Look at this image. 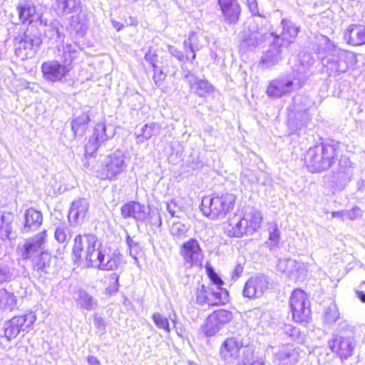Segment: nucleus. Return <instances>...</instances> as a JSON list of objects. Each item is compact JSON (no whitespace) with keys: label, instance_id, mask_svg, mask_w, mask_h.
Segmentation results:
<instances>
[{"label":"nucleus","instance_id":"49530a36","mask_svg":"<svg viewBox=\"0 0 365 365\" xmlns=\"http://www.w3.org/2000/svg\"><path fill=\"white\" fill-rule=\"evenodd\" d=\"M71 237V230L65 224H59L55 230V239L59 243L68 242Z\"/></svg>","mask_w":365,"mask_h":365},{"label":"nucleus","instance_id":"393cba45","mask_svg":"<svg viewBox=\"0 0 365 365\" xmlns=\"http://www.w3.org/2000/svg\"><path fill=\"white\" fill-rule=\"evenodd\" d=\"M282 31L279 34L273 33L274 37H279L282 39V42L286 45V47L292 43L294 38L297 36L299 31V26H297L294 23L289 19H283L281 21Z\"/></svg>","mask_w":365,"mask_h":365},{"label":"nucleus","instance_id":"603ef678","mask_svg":"<svg viewBox=\"0 0 365 365\" xmlns=\"http://www.w3.org/2000/svg\"><path fill=\"white\" fill-rule=\"evenodd\" d=\"M45 35L49 38H56L63 41L65 34L59 31L58 23L52 22L49 27L45 31Z\"/></svg>","mask_w":365,"mask_h":365},{"label":"nucleus","instance_id":"f3484780","mask_svg":"<svg viewBox=\"0 0 365 365\" xmlns=\"http://www.w3.org/2000/svg\"><path fill=\"white\" fill-rule=\"evenodd\" d=\"M356 346L354 339L351 336L335 334L329 341V346L334 353L337 354L341 359L350 357Z\"/></svg>","mask_w":365,"mask_h":365},{"label":"nucleus","instance_id":"9d476101","mask_svg":"<svg viewBox=\"0 0 365 365\" xmlns=\"http://www.w3.org/2000/svg\"><path fill=\"white\" fill-rule=\"evenodd\" d=\"M47 232L46 230L36 234L32 237L26 240L22 246L19 245V252L24 260H31L39 256L41 252H46L45 245L46 242Z\"/></svg>","mask_w":365,"mask_h":365},{"label":"nucleus","instance_id":"4d7b16f0","mask_svg":"<svg viewBox=\"0 0 365 365\" xmlns=\"http://www.w3.org/2000/svg\"><path fill=\"white\" fill-rule=\"evenodd\" d=\"M13 277V272L10 267L0 264V284L9 281Z\"/></svg>","mask_w":365,"mask_h":365},{"label":"nucleus","instance_id":"1a4fd4ad","mask_svg":"<svg viewBox=\"0 0 365 365\" xmlns=\"http://www.w3.org/2000/svg\"><path fill=\"white\" fill-rule=\"evenodd\" d=\"M121 262L120 255L101 244L88 267L101 270H115Z\"/></svg>","mask_w":365,"mask_h":365},{"label":"nucleus","instance_id":"a878e982","mask_svg":"<svg viewBox=\"0 0 365 365\" xmlns=\"http://www.w3.org/2000/svg\"><path fill=\"white\" fill-rule=\"evenodd\" d=\"M225 20L229 24H235L240 15V6L237 0H219Z\"/></svg>","mask_w":365,"mask_h":365},{"label":"nucleus","instance_id":"4c0bfd02","mask_svg":"<svg viewBox=\"0 0 365 365\" xmlns=\"http://www.w3.org/2000/svg\"><path fill=\"white\" fill-rule=\"evenodd\" d=\"M90 121L88 113H83L71 122V129L75 136H82L86 131L87 124Z\"/></svg>","mask_w":365,"mask_h":365},{"label":"nucleus","instance_id":"79ce46f5","mask_svg":"<svg viewBox=\"0 0 365 365\" xmlns=\"http://www.w3.org/2000/svg\"><path fill=\"white\" fill-rule=\"evenodd\" d=\"M16 298L13 293L5 289H0V308L12 311L16 306Z\"/></svg>","mask_w":365,"mask_h":365},{"label":"nucleus","instance_id":"a211bd4d","mask_svg":"<svg viewBox=\"0 0 365 365\" xmlns=\"http://www.w3.org/2000/svg\"><path fill=\"white\" fill-rule=\"evenodd\" d=\"M232 319V314L231 312L226 309L216 310L207 317L202 331L207 336H213Z\"/></svg>","mask_w":365,"mask_h":365},{"label":"nucleus","instance_id":"b1692460","mask_svg":"<svg viewBox=\"0 0 365 365\" xmlns=\"http://www.w3.org/2000/svg\"><path fill=\"white\" fill-rule=\"evenodd\" d=\"M89 203L86 198H79L72 202L68 212L71 223H81L87 216Z\"/></svg>","mask_w":365,"mask_h":365},{"label":"nucleus","instance_id":"cd10ccee","mask_svg":"<svg viewBox=\"0 0 365 365\" xmlns=\"http://www.w3.org/2000/svg\"><path fill=\"white\" fill-rule=\"evenodd\" d=\"M43 216L41 212L31 207L24 213V222L22 231L29 232L37 230L42 224Z\"/></svg>","mask_w":365,"mask_h":365},{"label":"nucleus","instance_id":"a19ab883","mask_svg":"<svg viewBox=\"0 0 365 365\" xmlns=\"http://www.w3.org/2000/svg\"><path fill=\"white\" fill-rule=\"evenodd\" d=\"M197 36L195 32H192L187 38L183 42V48L185 51V56L187 58V61H192L195 59L196 54L195 51L199 48L196 46Z\"/></svg>","mask_w":365,"mask_h":365},{"label":"nucleus","instance_id":"c756f323","mask_svg":"<svg viewBox=\"0 0 365 365\" xmlns=\"http://www.w3.org/2000/svg\"><path fill=\"white\" fill-rule=\"evenodd\" d=\"M227 234L232 237H241L244 235H252V232H250V227L243 217L235 220L231 219L229 222V227L227 228Z\"/></svg>","mask_w":365,"mask_h":365},{"label":"nucleus","instance_id":"39448f33","mask_svg":"<svg viewBox=\"0 0 365 365\" xmlns=\"http://www.w3.org/2000/svg\"><path fill=\"white\" fill-rule=\"evenodd\" d=\"M101 244V242L98 241V237L93 234L85 233L77 235L74 238V244L72 249L73 260L75 262H81L85 259L88 267Z\"/></svg>","mask_w":365,"mask_h":365},{"label":"nucleus","instance_id":"338daca9","mask_svg":"<svg viewBox=\"0 0 365 365\" xmlns=\"http://www.w3.org/2000/svg\"><path fill=\"white\" fill-rule=\"evenodd\" d=\"M158 56L155 52L153 51L151 49H149L145 55V60L150 63L153 67L156 66L155 62L157 61Z\"/></svg>","mask_w":365,"mask_h":365},{"label":"nucleus","instance_id":"423d86ee","mask_svg":"<svg viewBox=\"0 0 365 365\" xmlns=\"http://www.w3.org/2000/svg\"><path fill=\"white\" fill-rule=\"evenodd\" d=\"M41 43L40 33L36 29H27L15 38V52L17 56H33L38 51Z\"/></svg>","mask_w":365,"mask_h":365},{"label":"nucleus","instance_id":"7ed1b4c3","mask_svg":"<svg viewBox=\"0 0 365 365\" xmlns=\"http://www.w3.org/2000/svg\"><path fill=\"white\" fill-rule=\"evenodd\" d=\"M128 163L124 151L116 150L103 157L99 164L92 166L96 176L101 180L115 181L127 170Z\"/></svg>","mask_w":365,"mask_h":365},{"label":"nucleus","instance_id":"bf43d9fd","mask_svg":"<svg viewBox=\"0 0 365 365\" xmlns=\"http://www.w3.org/2000/svg\"><path fill=\"white\" fill-rule=\"evenodd\" d=\"M346 220H355L361 218L363 215V211L358 207H354L351 210H346Z\"/></svg>","mask_w":365,"mask_h":365},{"label":"nucleus","instance_id":"5701e85b","mask_svg":"<svg viewBox=\"0 0 365 365\" xmlns=\"http://www.w3.org/2000/svg\"><path fill=\"white\" fill-rule=\"evenodd\" d=\"M120 213L124 219L133 218L136 221H144L148 217L145 205L135 201L124 204L120 208Z\"/></svg>","mask_w":365,"mask_h":365},{"label":"nucleus","instance_id":"ea45409f","mask_svg":"<svg viewBox=\"0 0 365 365\" xmlns=\"http://www.w3.org/2000/svg\"><path fill=\"white\" fill-rule=\"evenodd\" d=\"M269 242H266L265 245L269 248L270 251L274 252L278 247L280 241V231L276 222H270L268 225Z\"/></svg>","mask_w":365,"mask_h":365},{"label":"nucleus","instance_id":"e2e57ef3","mask_svg":"<svg viewBox=\"0 0 365 365\" xmlns=\"http://www.w3.org/2000/svg\"><path fill=\"white\" fill-rule=\"evenodd\" d=\"M154 74H153V80L157 86H160L163 80L165 78V74L163 72L161 69L159 68L158 66L153 68Z\"/></svg>","mask_w":365,"mask_h":365},{"label":"nucleus","instance_id":"2f4dec72","mask_svg":"<svg viewBox=\"0 0 365 365\" xmlns=\"http://www.w3.org/2000/svg\"><path fill=\"white\" fill-rule=\"evenodd\" d=\"M243 218L250 227V232L253 233L261 226L262 216L261 212L253 207H247L245 209Z\"/></svg>","mask_w":365,"mask_h":365},{"label":"nucleus","instance_id":"5fc2aeb1","mask_svg":"<svg viewBox=\"0 0 365 365\" xmlns=\"http://www.w3.org/2000/svg\"><path fill=\"white\" fill-rule=\"evenodd\" d=\"M152 319L155 325L159 328L165 330L167 332H170V325L168 319L162 316L159 313H154L152 316Z\"/></svg>","mask_w":365,"mask_h":365},{"label":"nucleus","instance_id":"4be33fe9","mask_svg":"<svg viewBox=\"0 0 365 365\" xmlns=\"http://www.w3.org/2000/svg\"><path fill=\"white\" fill-rule=\"evenodd\" d=\"M301 351L299 347L294 345H283L274 354V359L282 365H294L299 361Z\"/></svg>","mask_w":365,"mask_h":365},{"label":"nucleus","instance_id":"f257e3e1","mask_svg":"<svg viewBox=\"0 0 365 365\" xmlns=\"http://www.w3.org/2000/svg\"><path fill=\"white\" fill-rule=\"evenodd\" d=\"M338 153V144L322 143L311 147L306 152L304 163L311 173H322L329 169L336 163Z\"/></svg>","mask_w":365,"mask_h":365},{"label":"nucleus","instance_id":"0eeeda50","mask_svg":"<svg viewBox=\"0 0 365 365\" xmlns=\"http://www.w3.org/2000/svg\"><path fill=\"white\" fill-rule=\"evenodd\" d=\"M289 307L292 319L298 323L307 322L310 319V302L302 289H295L289 298Z\"/></svg>","mask_w":365,"mask_h":365},{"label":"nucleus","instance_id":"a18cd8bd","mask_svg":"<svg viewBox=\"0 0 365 365\" xmlns=\"http://www.w3.org/2000/svg\"><path fill=\"white\" fill-rule=\"evenodd\" d=\"M69 28L70 30L76 33L78 37H83L86 34V26L84 23L81 21L78 15L72 16L71 17Z\"/></svg>","mask_w":365,"mask_h":365},{"label":"nucleus","instance_id":"8fccbe9b","mask_svg":"<svg viewBox=\"0 0 365 365\" xmlns=\"http://www.w3.org/2000/svg\"><path fill=\"white\" fill-rule=\"evenodd\" d=\"M125 242L130 250V255L135 259H137V255L141 250L139 242L135 240L134 237H130L126 232Z\"/></svg>","mask_w":365,"mask_h":365},{"label":"nucleus","instance_id":"412c9836","mask_svg":"<svg viewBox=\"0 0 365 365\" xmlns=\"http://www.w3.org/2000/svg\"><path fill=\"white\" fill-rule=\"evenodd\" d=\"M267 288L268 281L265 276L252 277L246 282L243 289V295L250 299L258 298L263 295Z\"/></svg>","mask_w":365,"mask_h":365},{"label":"nucleus","instance_id":"680f3d73","mask_svg":"<svg viewBox=\"0 0 365 365\" xmlns=\"http://www.w3.org/2000/svg\"><path fill=\"white\" fill-rule=\"evenodd\" d=\"M243 356H247V360H250V365H264L262 360L255 357L253 351L250 348L243 349Z\"/></svg>","mask_w":365,"mask_h":365},{"label":"nucleus","instance_id":"052dcab7","mask_svg":"<svg viewBox=\"0 0 365 365\" xmlns=\"http://www.w3.org/2000/svg\"><path fill=\"white\" fill-rule=\"evenodd\" d=\"M168 51L170 55L175 58H177L179 61L185 63L187 61V58L185 56L183 51L179 50L175 46H168Z\"/></svg>","mask_w":365,"mask_h":365},{"label":"nucleus","instance_id":"c9c22d12","mask_svg":"<svg viewBox=\"0 0 365 365\" xmlns=\"http://www.w3.org/2000/svg\"><path fill=\"white\" fill-rule=\"evenodd\" d=\"M19 18L22 24H31L34 21L36 12V6L31 3L25 2L17 7Z\"/></svg>","mask_w":365,"mask_h":365},{"label":"nucleus","instance_id":"aec40b11","mask_svg":"<svg viewBox=\"0 0 365 365\" xmlns=\"http://www.w3.org/2000/svg\"><path fill=\"white\" fill-rule=\"evenodd\" d=\"M106 130L107 128L105 123L96 124L92 135L85 145L86 155L92 156L101 144L113 137V133L108 134Z\"/></svg>","mask_w":365,"mask_h":365},{"label":"nucleus","instance_id":"ddd939ff","mask_svg":"<svg viewBox=\"0 0 365 365\" xmlns=\"http://www.w3.org/2000/svg\"><path fill=\"white\" fill-rule=\"evenodd\" d=\"M229 297L227 290H215L213 286L200 285L196 292V301L200 305L215 306L225 304Z\"/></svg>","mask_w":365,"mask_h":365},{"label":"nucleus","instance_id":"bb28decb","mask_svg":"<svg viewBox=\"0 0 365 365\" xmlns=\"http://www.w3.org/2000/svg\"><path fill=\"white\" fill-rule=\"evenodd\" d=\"M244 348L248 347L243 346L240 340L235 337L228 338L222 344L220 354L225 360L228 361L230 359L239 356L240 350H242V354L243 355Z\"/></svg>","mask_w":365,"mask_h":365},{"label":"nucleus","instance_id":"de8ad7c7","mask_svg":"<svg viewBox=\"0 0 365 365\" xmlns=\"http://www.w3.org/2000/svg\"><path fill=\"white\" fill-rule=\"evenodd\" d=\"M189 227L181 222H173L170 227V233L176 239H182L186 237Z\"/></svg>","mask_w":365,"mask_h":365},{"label":"nucleus","instance_id":"0e129e2a","mask_svg":"<svg viewBox=\"0 0 365 365\" xmlns=\"http://www.w3.org/2000/svg\"><path fill=\"white\" fill-rule=\"evenodd\" d=\"M284 332L286 335L289 336L290 338L293 339L298 338V336H299V330L290 324L284 325Z\"/></svg>","mask_w":365,"mask_h":365},{"label":"nucleus","instance_id":"4468645a","mask_svg":"<svg viewBox=\"0 0 365 365\" xmlns=\"http://www.w3.org/2000/svg\"><path fill=\"white\" fill-rule=\"evenodd\" d=\"M180 254L185 264L188 267H199L202 264L204 259L203 251L199 242L193 238L184 242L180 248Z\"/></svg>","mask_w":365,"mask_h":365},{"label":"nucleus","instance_id":"09e8293b","mask_svg":"<svg viewBox=\"0 0 365 365\" xmlns=\"http://www.w3.org/2000/svg\"><path fill=\"white\" fill-rule=\"evenodd\" d=\"M297 263L292 259H279L277 269L282 272L292 273L297 268Z\"/></svg>","mask_w":365,"mask_h":365},{"label":"nucleus","instance_id":"dca6fc26","mask_svg":"<svg viewBox=\"0 0 365 365\" xmlns=\"http://www.w3.org/2000/svg\"><path fill=\"white\" fill-rule=\"evenodd\" d=\"M315 60L309 53H301L299 56V63L293 69V77L297 81L298 87L307 81L313 75V66Z\"/></svg>","mask_w":365,"mask_h":365},{"label":"nucleus","instance_id":"6ab92c4d","mask_svg":"<svg viewBox=\"0 0 365 365\" xmlns=\"http://www.w3.org/2000/svg\"><path fill=\"white\" fill-rule=\"evenodd\" d=\"M294 87H298L297 81L290 77H284L277 78L269 83L267 88V94L272 98H278L287 93H289L294 89Z\"/></svg>","mask_w":365,"mask_h":365},{"label":"nucleus","instance_id":"72a5a7b5","mask_svg":"<svg viewBox=\"0 0 365 365\" xmlns=\"http://www.w3.org/2000/svg\"><path fill=\"white\" fill-rule=\"evenodd\" d=\"M31 261L33 269L40 275L49 272L51 255L46 251L41 252L39 256L34 257Z\"/></svg>","mask_w":365,"mask_h":365},{"label":"nucleus","instance_id":"58836bf2","mask_svg":"<svg viewBox=\"0 0 365 365\" xmlns=\"http://www.w3.org/2000/svg\"><path fill=\"white\" fill-rule=\"evenodd\" d=\"M76 302L81 308L91 311L97 307V300L83 289H79L77 292Z\"/></svg>","mask_w":365,"mask_h":365},{"label":"nucleus","instance_id":"20e7f679","mask_svg":"<svg viewBox=\"0 0 365 365\" xmlns=\"http://www.w3.org/2000/svg\"><path fill=\"white\" fill-rule=\"evenodd\" d=\"M235 196L231 193L204 197L200 210L205 216L211 220L223 219L234 207Z\"/></svg>","mask_w":365,"mask_h":365},{"label":"nucleus","instance_id":"f8f14e48","mask_svg":"<svg viewBox=\"0 0 365 365\" xmlns=\"http://www.w3.org/2000/svg\"><path fill=\"white\" fill-rule=\"evenodd\" d=\"M268 48L262 52L259 65L269 68L277 65L283 58L284 51L287 48L279 37L271 38Z\"/></svg>","mask_w":365,"mask_h":365},{"label":"nucleus","instance_id":"2eb2a0df","mask_svg":"<svg viewBox=\"0 0 365 365\" xmlns=\"http://www.w3.org/2000/svg\"><path fill=\"white\" fill-rule=\"evenodd\" d=\"M354 58L353 53L339 51L336 55L327 57L325 67L330 76L339 75L345 73L353 65Z\"/></svg>","mask_w":365,"mask_h":365},{"label":"nucleus","instance_id":"c03bdc74","mask_svg":"<svg viewBox=\"0 0 365 365\" xmlns=\"http://www.w3.org/2000/svg\"><path fill=\"white\" fill-rule=\"evenodd\" d=\"M62 61L71 66L72 61L76 58V45L68 43L62 46Z\"/></svg>","mask_w":365,"mask_h":365},{"label":"nucleus","instance_id":"6e6552de","mask_svg":"<svg viewBox=\"0 0 365 365\" xmlns=\"http://www.w3.org/2000/svg\"><path fill=\"white\" fill-rule=\"evenodd\" d=\"M43 78L49 83H66L72 67L65 62L56 60L45 61L41 66Z\"/></svg>","mask_w":365,"mask_h":365},{"label":"nucleus","instance_id":"7c9ffc66","mask_svg":"<svg viewBox=\"0 0 365 365\" xmlns=\"http://www.w3.org/2000/svg\"><path fill=\"white\" fill-rule=\"evenodd\" d=\"M81 7V0H56L54 9L58 16L78 12Z\"/></svg>","mask_w":365,"mask_h":365},{"label":"nucleus","instance_id":"37998d69","mask_svg":"<svg viewBox=\"0 0 365 365\" xmlns=\"http://www.w3.org/2000/svg\"><path fill=\"white\" fill-rule=\"evenodd\" d=\"M317 51L320 55L326 54L334 50V44L328 37L324 35H319L317 37Z\"/></svg>","mask_w":365,"mask_h":365},{"label":"nucleus","instance_id":"9b49d317","mask_svg":"<svg viewBox=\"0 0 365 365\" xmlns=\"http://www.w3.org/2000/svg\"><path fill=\"white\" fill-rule=\"evenodd\" d=\"M36 319V316L29 313L6 321L4 325L5 337L10 341L16 338L21 331L28 332Z\"/></svg>","mask_w":365,"mask_h":365},{"label":"nucleus","instance_id":"f03ea898","mask_svg":"<svg viewBox=\"0 0 365 365\" xmlns=\"http://www.w3.org/2000/svg\"><path fill=\"white\" fill-rule=\"evenodd\" d=\"M259 21H262V19L252 17L244 24L243 30L239 34V49L241 53L252 51L271 40L273 34L264 32Z\"/></svg>","mask_w":365,"mask_h":365},{"label":"nucleus","instance_id":"e433bc0d","mask_svg":"<svg viewBox=\"0 0 365 365\" xmlns=\"http://www.w3.org/2000/svg\"><path fill=\"white\" fill-rule=\"evenodd\" d=\"M13 220L14 217L11 213L0 215V236L3 240L12 238Z\"/></svg>","mask_w":365,"mask_h":365},{"label":"nucleus","instance_id":"3c124183","mask_svg":"<svg viewBox=\"0 0 365 365\" xmlns=\"http://www.w3.org/2000/svg\"><path fill=\"white\" fill-rule=\"evenodd\" d=\"M352 171L350 167L341 168L339 172L334 176V182L339 184H346L350 180Z\"/></svg>","mask_w":365,"mask_h":365},{"label":"nucleus","instance_id":"69168bd1","mask_svg":"<svg viewBox=\"0 0 365 365\" xmlns=\"http://www.w3.org/2000/svg\"><path fill=\"white\" fill-rule=\"evenodd\" d=\"M110 278H111V279L113 280V284H111L110 286H109L107 288V291L111 294L113 292H116L118 290V287H119L120 284H119V276L116 273H113L110 275Z\"/></svg>","mask_w":365,"mask_h":365},{"label":"nucleus","instance_id":"f704fd0d","mask_svg":"<svg viewBox=\"0 0 365 365\" xmlns=\"http://www.w3.org/2000/svg\"><path fill=\"white\" fill-rule=\"evenodd\" d=\"M190 87L201 98L209 96L215 92V87L206 79L197 78Z\"/></svg>","mask_w":365,"mask_h":365},{"label":"nucleus","instance_id":"473e14b6","mask_svg":"<svg viewBox=\"0 0 365 365\" xmlns=\"http://www.w3.org/2000/svg\"><path fill=\"white\" fill-rule=\"evenodd\" d=\"M160 126L157 123L145 124L138 132L135 133L136 143H143L145 140L150 139L153 135H158L160 133Z\"/></svg>","mask_w":365,"mask_h":365},{"label":"nucleus","instance_id":"6e6d98bb","mask_svg":"<svg viewBox=\"0 0 365 365\" xmlns=\"http://www.w3.org/2000/svg\"><path fill=\"white\" fill-rule=\"evenodd\" d=\"M207 272L210 281L215 285L214 287L215 290H226L222 287L224 284L223 281L212 268H207Z\"/></svg>","mask_w":365,"mask_h":365},{"label":"nucleus","instance_id":"c85d7f7f","mask_svg":"<svg viewBox=\"0 0 365 365\" xmlns=\"http://www.w3.org/2000/svg\"><path fill=\"white\" fill-rule=\"evenodd\" d=\"M344 38L349 44L359 46L365 44L364 25L351 24L344 33Z\"/></svg>","mask_w":365,"mask_h":365},{"label":"nucleus","instance_id":"864d4df0","mask_svg":"<svg viewBox=\"0 0 365 365\" xmlns=\"http://www.w3.org/2000/svg\"><path fill=\"white\" fill-rule=\"evenodd\" d=\"M339 317L338 309L335 304L329 307L324 313V320L327 324L334 323Z\"/></svg>","mask_w":365,"mask_h":365},{"label":"nucleus","instance_id":"13d9d810","mask_svg":"<svg viewBox=\"0 0 365 365\" xmlns=\"http://www.w3.org/2000/svg\"><path fill=\"white\" fill-rule=\"evenodd\" d=\"M149 218L152 226L158 228L162 225V218L160 212L158 210H152L149 212Z\"/></svg>","mask_w":365,"mask_h":365},{"label":"nucleus","instance_id":"774afa93","mask_svg":"<svg viewBox=\"0 0 365 365\" xmlns=\"http://www.w3.org/2000/svg\"><path fill=\"white\" fill-rule=\"evenodd\" d=\"M356 294L360 300L363 302H365V282H363L358 289L356 290Z\"/></svg>","mask_w":365,"mask_h":365}]
</instances>
